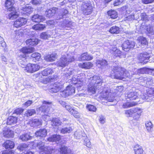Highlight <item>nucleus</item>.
Here are the masks:
<instances>
[{
    "label": "nucleus",
    "instance_id": "3",
    "mask_svg": "<svg viewBox=\"0 0 154 154\" xmlns=\"http://www.w3.org/2000/svg\"><path fill=\"white\" fill-rule=\"evenodd\" d=\"M15 3L14 0H6L5 3V7L10 11H12L8 15V17L10 20H13L17 18L18 13L15 11V8L13 6Z\"/></svg>",
    "mask_w": 154,
    "mask_h": 154
},
{
    "label": "nucleus",
    "instance_id": "16",
    "mask_svg": "<svg viewBox=\"0 0 154 154\" xmlns=\"http://www.w3.org/2000/svg\"><path fill=\"white\" fill-rule=\"evenodd\" d=\"M27 20L23 17L20 18L16 20L14 22V26L16 28L25 25Z\"/></svg>",
    "mask_w": 154,
    "mask_h": 154
},
{
    "label": "nucleus",
    "instance_id": "62",
    "mask_svg": "<svg viewBox=\"0 0 154 154\" xmlns=\"http://www.w3.org/2000/svg\"><path fill=\"white\" fill-rule=\"evenodd\" d=\"M0 45L3 48H5L6 46V44L4 41V38L0 36Z\"/></svg>",
    "mask_w": 154,
    "mask_h": 154
},
{
    "label": "nucleus",
    "instance_id": "1",
    "mask_svg": "<svg viewBox=\"0 0 154 154\" xmlns=\"http://www.w3.org/2000/svg\"><path fill=\"white\" fill-rule=\"evenodd\" d=\"M110 76L112 78L125 81L126 78L131 79L132 75L125 69L119 66H115L112 69Z\"/></svg>",
    "mask_w": 154,
    "mask_h": 154
},
{
    "label": "nucleus",
    "instance_id": "64",
    "mask_svg": "<svg viewBox=\"0 0 154 154\" xmlns=\"http://www.w3.org/2000/svg\"><path fill=\"white\" fill-rule=\"evenodd\" d=\"M125 113L128 117H130L133 113V108L125 110Z\"/></svg>",
    "mask_w": 154,
    "mask_h": 154
},
{
    "label": "nucleus",
    "instance_id": "7",
    "mask_svg": "<svg viewBox=\"0 0 154 154\" xmlns=\"http://www.w3.org/2000/svg\"><path fill=\"white\" fill-rule=\"evenodd\" d=\"M86 78L89 79V83L95 86H97L98 88H99V86L101 85L103 82L102 77L98 75H94L90 78H89L88 75Z\"/></svg>",
    "mask_w": 154,
    "mask_h": 154
},
{
    "label": "nucleus",
    "instance_id": "30",
    "mask_svg": "<svg viewBox=\"0 0 154 154\" xmlns=\"http://www.w3.org/2000/svg\"><path fill=\"white\" fill-rule=\"evenodd\" d=\"M93 64L91 62L82 63L79 64V67L85 69H89L93 66Z\"/></svg>",
    "mask_w": 154,
    "mask_h": 154
},
{
    "label": "nucleus",
    "instance_id": "14",
    "mask_svg": "<svg viewBox=\"0 0 154 154\" xmlns=\"http://www.w3.org/2000/svg\"><path fill=\"white\" fill-rule=\"evenodd\" d=\"M139 81L140 82H144V84H141L146 87L152 85L153 84V80L150 77H140L139 79Z\"/></svg>",
    "mask_w": 154,
    "mask_h": 154
},
{
    "label": "nucleus",
    "instance_id": "45",
    "mask_svg": "<svg viewBox=\"0 0 154 154\" xmlns=\"http://www.w3.org/2000/svg\"><path fill=\"white\" fill-rule=\"evenodd\" d=\"M97 65L98 67L105 66L107 65V61L105 60H97L96 62Z\"/></svg>",
    "mask_w": 154,
    "mask_h": 154
},
{
    "label": "nucleus",
    "instance_id": "38",
    "mask_svg": "<svg viewBox=\"0 0 154 154\" xmlns=\"http://www.w3.org/2000/svg\"><path fill=\"white\" fill-rule=\"evenodd\" d=\"M53 73V71L52 69L49 68L45 69L41 72V74L43 76H48V75L51 74Z\"/></svg>",
    "mask_w": 154,
    "mask_h": 154
},
{
    "label": "nucleus",
    "instance_id": "27",
    "mask_svg": "<svg viewBox=\"0 0 154 154\" xmlns=\"http://www.w3.org/2000/svg\"><path fill=\"white\" fill-rule=\"evenodd\" d=\"M57 8H53L51 9H48L45 12L46 17H51L53 16L56 12Z\"/></svg>",
    "mask_w": 154,
    "mask_h": 154
},
{
    "label": "nucleus",
    "instance_id": "56",
    "mask_svg": "<svg viewBox=\"0 0 154 154\" xmlns=\"http://www.w3.org/2000/svg\"><path fill=\"white\" fill-rule=\"evenodd\" d=\"M87 109L89 111L95 112L97 109V108L94 106L91 105H88L87 106Z\"/></svg>",
    "mask_w": 154,
    "mask_h": 154
},
{
    "label": "nucleus",
    "instance_id": "5",
    "mask_svg": "<svg viewBox=\"0 0 154 154\" xmlns=\"http://www.w3.org/2000/svg\"><path fill=\"white\" fill-rule=\"evenodd\" d=\"M81 13L83 14L88 15L90 14L93 11V7L90 3L87 2L82 3L80 8Z\"/></svg>",
    "mask_w": 154,
    "mask_h": 154
},
{
    "label": "nucleus",
    "instance_id": "63",
    "mask_svg": "<svg viewBox=\"0 0 154 154\" xmlns=\"http://www.w3.org/2000/svg\"><path fill=\"white\" fill-rule=\"evenodd\" d=\"M23 110L24 109L21 108H18L14 111L13 113H15L17 115H20L23 112Z\"/></svg>",
    "mask_w": 154,
    "mask_h": 154
},
{
    "label": "nucleus",
    "instance_id": "36",
    "mask_svg": "<svg viewBox=\"0 0 154 154\" xmlns=\"http://www.w3.org/2000/svg\"><path fill=\"white\" fill-rule=\"evenodd\" d=\"M106 95H103L102 97L104 98L106 100L110 102H112L114 100V98L112 96V94L110 93H109L108 91H106Z\"/></svg>",
    "mask_w": 154,
    "mask_h": 154
},
{
    "label": "nucleus",
    "instance_id": "32",
    "mask_svg": "<svg viewBox=\"0 0 154 154\" xmlns=\"http://www.w3.org/2000/svg\"><path fill=\"white\" fill-rule=\"evenodd\" d=\"M133 113H135L136 116H134L135 119H138L141 115L143 112V109L137 107L133 108Z\"/></svg>",
    "mask_w": 154,
    "mask_h": 154
},
{
    "label": "nucleus",
    "instance_id": "19",
    "mask_svg": "<svg viewBox=\"0 0 154 154\" xmlns=\"http://www.w3.org/2000/svg\"><path fill=\"white\" fill-rule=\"evenodd\" d=\"M93 57L89 54L87 52H85L82 54L79 57V60L89 61L92 60Z\"/></svg>",
    "mask_w": 154,
    "mask_h": 154
},
{
    "label": "nucleus",
    "instance_id": "10",
    "mask_svg": "<svg viewBox=\"0 0 154 154\" xmlns=\"http://www.w3.org/2000/svg\"><path fill=\"white\" fill-rule=\"evenodd\" d=\"M75 91L74 87L72 85H69L66 87L65 90L60 92V94L62 97H66L74 94Z\"/></svg>",
    "mask_w": 154,
    "mask_h": 154
},
{
    "label": "nucleus",
    "instance_id": "29",
    "mask_svg": "<svg viewBox=\"0 0 154 154\" xmlns=\"http://www.w3.org/2000/svg\"><path fill=\"white\" fill-rule=\"evenodd\" d=\"M42 124V120L38 119H34L30 122V124L31 127H37Z\"/></svg>",
    "mask_w": 154,
    "mask_h": 154
},
{
    "label": "nucleus",
    "instance_id": "15",
    "mask_svg": "<svg viewBox=\"0 0 154 154\" xmlns=\"http://www.w3.org/2000/svg\"><path fill=\"white\" fill-rule=\"evenodd\" d=\"M42 103V106L38 109H37V111H38V110H39L42 112L47 113L49 111L51 103L46 101H44Z\"/></svg>",
    "mask_w": 154,
    "mask_h": 154
},
{
    "label": "nucleus",
    "instance_id": "61",
    "mask_svg": "<svg viewBox=\"0 0 154 154\" xmlns=\"http://www.w3.org/2000/svg\"><path fill=\"white\" fill-rule=\"evenodd\" d=\"M68 13V11L65 9H62L61 10V15L60 16H61V17H60V18H64V16L66 14H67Z\"/></svg>",
    "mask_w": 154,
    "mask_h": 154
},
{
    "label": "nucleus",
    "instance_id": "9",
    "mask_svg": "<svg viewBox=\"0 0 154 154\" xmlns=\"http://www.w3.org/2000/svg\"><path fill=\"white\" fill-rule=\"evenodd\" d=\"M154 98V88H148L146 90V92L142 94L141 99L147 101H150L151 99L150 98Z\"/></svg>",
    "mask_w": 154,
    "mask_h": 154
},
{
    "label": "nucleus",
    "instance_id": "18",
    "mask_svg": "<svg viewBox=\"0 0 154 154\" xmlns=\"http://www.w3.org/2000/svg\"><path fill=\"white\" fill-rule=\"evenodd\" d=\"M145 24L144 23H142L140 29V32H144V29L146 28V31L148 34L153 35L154 34V31L152 27H151L150 25H148L146 26H145Z\"/></svg>",
    "mask_w": 154,
    "mask_h": 154
},
{
    "label": "nucleus",
    "instance_id": "25",
    "mask_svg": "<svg viewBox=\"0 0 154 154\" xmlns=\"http://www.w3.org/2000/svg\"><path fill=\"white\" fill-rule=\"evenodd\" d=\"M2 133L4 136L6 137H12L14 135L13 131L6 128H4Z\"/></svg>",
    "mask_w": 154,
    "mask_h": 154
},
{
    "label": "nucleus",
    "instance_id": "31",
    "mask_svg": "<svg viewBox=\"0 0 154 154\" xmlns=\"http://www.w3.org/2000/svg\"><path fill=\"white\" fill-rule=\"evenodd\" d=\"M38 39L33 38L27 39L26 41V43L27 45L32 46L37 45L38 44Z\"/></svg>",
    "mask_w": 154,
    "mask_h": 154
},
{
    "label": "nucleus",
    "instance_id": "2",
    "mask_svg": "<svg viewBox=\"0 0 154 154\" xmlns=\"http://www.w3.org/2000/svg\"><path fill=\"white\" fill-rule=\"evenodd\" d=\"M88 72H86L85 73H81L78 75H74L70 79L69 82H71L77 88L78 91H81L82 90V88L83 86V82L85 81L86 75L88 74Z\"/></svg>",
    "mask_w": 154,
    "mask_h": 154
},
{
    "label": "nucleus",
    "instance_id": "42",
    "mask_svg": "<svg viewBox=\"0 0 154 154\" xmlns=\"http://www.w3.org/2000/svg\"><path fill=\"white\" fill-rule=\"evenodd\" d=\"M85 135L84 133H83L80 130H78L75 132L74 134V137L76 139H79L82 137H84Z\"/></svg>",
    "mask_w": 154,
    "mask_h": 154
},
{
    "label": "nucleus",
    "instance_id": "51",
    "mask_svg": "<svg viewBox=\"0 0 154 154\" xmlns=\"http://www.w3.org/2000/svg\"><path fill=\"white\" fill-rule=\"evenodd\" d=\"M36 113L35 109H29L25 112V115L27 116H32Z\"/></svg>",
    "mask_w": 154,
    "mask_h": 154
},
{
    "label": "nucleus",
    "instance_id": "60",
    "mask_svg": "<svg viewBox=\"0 0 154 154\" xmlns=\"http://www.w3.org/2000/svg\"><path fill=\"white\" fill-rule=\"evenodd\" d=\"M37 147L40 149L43 150L44 149V150H45L46 148L44 147V143L42 142H40L39 143H37Z\"/></svg>",
    "mask_w": 154,
    "mask_h": 154
},
{
    "label": "nucleus",
    "instance_id": "59",
    "mask_svg": "<svg viewBox=\"0 0 154 154\" xmlns=\"http://www.w3.org/2000/svg\"><path fill=\"white\" fill-rule=\"evenodd\" d=\"M84 144L89 148L91 147V142L90 140L88 138L85 139L84 140Z\"/></svg>",
    "mask_w": 154,
    "mask_h": 154
},
{
    "label": "nucleus",
    "instance_id": "48",
    "mask_svg": "<svg viewBox=\"0 0 154 154\" xmlns=\"http://www.w3.org/2000/svg\"><path fill=\"white\" fill-rule=\"evenodd\" d=\"M137 104V103L133 102H126L124 103L122 106V107L124 108H127L129 107H131L134 106L136 105Z\"/></svg>",
    "mask_w": 154,
    "mask_h": 154
},
{
    "label": "nucleus",
    "instance_id": "28",
    "mask_svg": "<svg viewBox=\"0 0 154 154\" xmlns=\"http://www.w3.org/2000/svg\"><path fill=\"white\" fill-rule=\"evenodd\" d=\"M47 134V130L45 129H41L37 131L35 133L36 136L40 138L45 137Z\"/></svg>",
    "mask_w": 154,
    "mask_h": 154
},
{
    "label": "nucleus",
    "instance_id": "6",
    "mask_svg": "<svg viewBox=\"0 0 154 154\" xmlns=\"http://www.w3.org/2000/svg\"><path fill=\"white\" fill-rule=\"evenodd\" d=\"M35 51V48L33 47L27 48L26 47H23L20 50V52L18 53V56L20 58H23V60L20 59L19 62L20 63L21 60H25L26 56V54L31 53Z\"/></svg>",
    "mask_w": 154,
    "mask_h": 154
},
{
    "label": "nucleus",
    "instance_id": "37",
    "mask_svg": "<svg viewBox=\"0 0 154 154\" xmlns=\"http://www.w3.org/2000/svg\"><path fill=\"white\" fill-rule=\"evenodd\" d=\"M17 117L13 116L9 117L7 120V124L8 125H11L15 124L17 122Z\"/></svg>",
    "mask_w": 154,
    "mask_h": 154
},
{
    "label": "nucleus",
    "instance_id": "44",
    "mask_svg": "<svg viewBox=\"0 0 154 154\" xmlns=\"http://www.w3.org/2000/svg\"><path fill=\"white\" fill-rule=\"evenodd\" d=\"M145 72V69L144 68H141L139 69H134L133 73L130 71L131 75H132L135 74H144Z\"/></svg>",
    "mask_w": 154,
    "mask_h": 154
},
{
    "label": "nucleus",
    "instance_id": "39",
    "mask_svg": "<svg viewBox=\"0 0 154 154\" xmlns=\"http://www.w3.org/2000/svg\"><path fill=\"white\" fill-rule=\"evenodd\" d=\"M32 137L28 134H25L21 135L19 139L23 141H26L29 140H31Z\"/></svg>",
    "mask_w": 154,
    "mask_h": 154
},
{
    "label": "nucleus",
    "instance_id": "43",
    "mask_svg": "<svg viewBox=\"0 0 154 154\" xmlns=\"http://www.w3.org/2000/svg\"><path fill=\"white\" fill-rule=\"evenodd\" d=\"M52 125V126H58L61 125L62 122L57 118H53L51 120Z\"/></svg>",
    "mask_w": 154,
    "mask_h": 154
},
{
    "label": "nucleus",
    "instance_id": "55",
    "mask_svg": "<svg viewBox=\"0 0 154 154\" xmlns=\"http://www.w3.org/2000/svg\"><path fill=\"white\" fill-rule=\"evenodd\" d=\"M28 145L26 144L23 143L20 144L17 147V149L21 151L24 150L28 147Z\"/></svg>",
    "mask_w": 154,
    "mask_h": 154
},
{
    "label": "nucleus",
    "instance_id": "34",
    "mask_svg": "<svg viewBox=\"0 0 154 154\" xmlns=\"http://www.w3.org/2000/svg\"><path fill=\"white\" fill-rule=\"evenodd\" d=\"M14 143L13 141L9 140L6 141L3 144V147L6 149L9 148L13 149L14 147Z\"/></svg>",
    "mask_w": 154,
    "mask_h": 154
},
{
    "label": "nucleus",
    "instance_id": "12",
    "mask_svg": "<svg viewBox=\"0 0 154 154\" xmlns=\"http://www.w3.org/2000/svg\"><path fill=\"white\" fill-rule=\"evenodd\" d=\"M63 82H55L53 85V87L50 89V91L53 93H56L61 90L63 88Z\"/></svg>",
    "mask_w": 154,
    "mask_h": 154
},
{
    "label": "nucleus",
    "instance_id": "54",
    "mask_svg": "<svg viewBox=\"0 0 154 154\" xmlns=\"http://www.w3.org/2000/svg\"><path fill=\"white\" fill-rule=\"evenodd\" d=\"M62 25L63 27L65 26V28H71L72 26V23L71 21L68 20H65V21L63 23Z\"/></svg>",
    "mask_w": 154,
    "mask_h": 154
},
{
    "label": "nucleus",
    "instance_id": "26",
    "mask_svg": "<svg viewBox=\"0 0 154 154\" xmlns=\"http://www.w3.org/2000/svg\"><path fill=\"white\" fill-rule=\"evenodd\" d=\"M98 88L97 86H95L89 83L88 87V91L89 94L91 95L94 94L96 92V89Z\"/></svg>",
    "mask_w": 154,
    "mask_h": 154
},
{
    "label": "nucleus",
    "instance_id": "47",
    "mask_svg": "<svg viewBox=\"0 0 154 154\" xmlns=\"http://www.w3.org/2000/svg\"><path fill=\"white\" fill-rule=\"evenodd\" d=\"M107 13L108 16L110 17L112 19H115L118 17V14L115 11H109Z\"/></svg>",
    "mask_w": 154,
    "mask_h": 154
},
{
    "label": "nucleus",
    "instance_id": "11",
    "mask_svg": "<svg viewBox=\"0 0 154 154\" xmlns=\"http://www.w3.org/2000/svg\"><path fill=\"white\" fill-rule=\"evenodd\" d=\"M40 68V66L38 64L29 63L26 65L24 70L26 72L32 73L38 71Z\"/></svg>",
    "mask_w": 154,
    "mask_h": 154
},
{
    "label": "nucleus",
    "instance_id": "50",
    "mask_svg": "<svg viewBox=\"0 0 154 154\" xmlns=\"http://www.w3.org/2000/svg\"><path fill=\"white\" fill-rule=\"evenodd\" d=\"M72 131L71 127H69L63 128L60 131L61 133L63 134H66L67 133H70Z\"/></svg>",
    "mask_w": 154,
    "mask_h": 154
},
{
    "label": "nucleus",
    "instance_id": "20",
    "mask_svg": "<svg viewBox=\"0 0 154 154\" xmlns=\"http://www.w3.org/2000/svg\"><path fill=\"white\" fill-rule=\"evenodd\" d=\"M141 54L139 55L138 58L141 63H143V64L146 63L147 61L149 58V54Z\"/></svg>",
    "mask_w": 154,
    "mask_h": 154
},
{
    "label": "nucleus",
    "instance_id": "35",
    "mask_svg": "<svg viewBox=\"0 0 154 154\" xmlns=\"http://www.w3.org/2000/svg\"><path fill=\"white\" fill-rule=\"evenodd\" d=\"M61 138V136L59 135H54L49 137L47 140L50 142H57L60 141Z\"/></svg>",
    "mask_w": 154,
    "mask_h": 154
},
{
    "label": "nucleus",
    "instance_id": "58",
    "mask_svg": "<svg viewBox=\"0 0 154 154\" xmlns=\"http://www.w3.org/2000/svg\"><path fill=\"white\" fill-rule=\"evenodd\" d=\"M70 113L72 114L73 116L76 118H79L80 117V114L77 111L75 110H72Z\"/></svg>",
    "mask_w": 154,
    "mask_h": 154
},
{
    "label": "nucleus",
    "instance_id": "40",
    "mask_svg": "<svg viewBox=\"0 0 154 154\" xmlns=\"http://www.w3.org/2000/svg\"><path fill=\"white\" fill-rule=\"evenodd\" d=\"M71 150L64 146L62 147L60 149V154H71Z\"/></svg>",
    "mask_w": 154,
    "mask_h": 154
},
{
    "label": "nucleus",
    "instance_id": "49",
    "mask_svg": "<svg viewBox=\"0 0 154 154\" xmlns=\"http://www.w3.org/2000/svg\"><path fill=\"white\" fill-rule=\"evenodd\" d=\"M146 128L147 131L150 132L152 131V124L151 122L147 121L145 123Z\"/></svg>",
    "mask_w": 154,
    "mask_h": 154
},
{
    "label": "nucleus",
    "instance_id": "23",
    "mask_svg": "<svg viewBox=\"0 0 154 154\" xmlns=\"http://www.w3.org/2000/svg\"><path fill=\"white\" fill-rule=\"evenodd\" d=\"M57 58V54L55 53H53L51 54H48L45 57V60L47 61L53 62L55 61Z\"/></svg>",
    "mask_w": 154,
    "mask_h": 154
},
{
    "label": "nucleus",
    "instance_id": "13",
    "mask_svg": "<svg viewBox=\"0 0 154 154\" xmlns=\"http://www.w3.org/2000/svg\"><path fill=\"white\" fill-rule=\"evenodd\" d=\"M135 45V42L133 41H130L127 40L123 43L122 47L123 50L125 51H128L130 48H133Z\"/></svg>",
    "mask_w": 154,
    "mask_h": 154
},
{
    "label": "nucleus",
    "instance_id": "22",
    "mask_svg": "<svg viewBox=\"0 0 154 154\" xmlns=\"http://www.w3.org/2000/svg\"><path fill=\"white\" fill-rule=\"evenodd\" d=\"M32 20L33 22L39 23L44 21L45 20V18L42 15L36 14L32 17Z\"/></svg>",
    "mask_w": 154,
    "mask_h": 154
},
{
    "label": "nucleus",
    "instance_id": "41",
    "mask_svg": "<svg viewBox=\"0 0 154 154\" xmlns=\"http://www.w3.org/2000/svg\"><path fill=\"white\" fill-rule=\"evenodd\" d=\"M45 27V25L38 23L34 25L32 28L35 30L42 31L43 30Z\"/></svg>",
    "mask_w": 154,
    "mask_h": 154
},
{
    "label": "nucleus",
    "instance_id": "17",
    "mask_svg": "<svg viewBox=\"0 0 154 154\" xmlns=\"http://www.w3.org/2000/svg\"><path fill=\"white\" fill-rule=\"evenodd\" d=\"M110 52L115 57H119L120 58H122V57H125V53H122L121 51L116 47L112 48V49H111Z\"/></svg>",
    "mask_w": 154,
    "mask_h": 154
},
{
    "label": "nucleus",
    "instance_id": "46",
    "mask_svg": "<svg viewBox=\"0 0 154 154\" xmlns=\"http://www.w3.org/2000/svg\"><path fill=\"white\" fill-rule=\"evenodd\" d=\"M109 32L112 34H118L120 32L119 28L116 26H113L109 29Z\"/></svg>",
    "mask_w": 154,
    "mask_h": 154
},
{
    "label": "nucleus",
    "instance_id": "24",
    "mask_svg": "<svg viewBox=\"0 0 154 154\" xmlns=\"http://www.w3.org/2000/svg\"><path fill=\"white\" fill-rule=\"evenodd\" d=\"M75 71L72 69H68L65 70L63 73V78L66 81L70 77L71 75L74 74V72Z\"/></svg>",
    "mask_w": 154,
    "mask_h": 154
},
{
    "label": "nucleus",
    "instance_id": "21",
    "mask_svg": "<svg viewBox=\"0 0 154 154\" xmlns=\"http://www.w3.org/2000/svg\"><path fill=\"white\" fill-rule=\"evenodd\" d=\"M33 8L30 6H24L21 8V13L23 14L28 15L31 14Z\"/></svg>",
    "mask_w": 154,
    "mask_h": 154
},
{
    "label": "nucleus",
    "instance_id": "57",
    "mask_svg": "<svg viewBox=\"0 0 154 154\" xmlns=\"http://www.w3.org/2000/svg\"><path fill=\"white\" fill-rule=\"evenodd\" d=\"M50 35L47 34L46 32H44L42 33L40 35V38H41L46 39L49 38Z\"/></svg>",
    "mask_w": 154,
    "mask_h": 154
},
{
    "label": "nucleus",
    "instance_id": "53",
    "mask_svg": "<svg viewBox=\"0 0 154 154\" xmlns=\"http://www.w3.org/2000/svg\"><path fill=\"white\" fill-rule=\"evenodd\" d=\"M137 40L138 42L141 44L146 45L147 43L146 38L142 36L138 38Z\"/></svg>",
    "mask_w": 154,
    "mask_h": 154
},
{
    "label": "nucleus",
    "instance_id": "8",
    "mask_svg": "<svg viewBox=\"0 0 154 154\" xmlns=\"http://www.w3.org/2000/svg\"><path fill=\"white\" fill-rule=\"evenodd\" d=\"M142 93L140 91H133L130 90L125 95V97L131 100H136V99L141 98L142 95Z\"/></svg>",
    "mask_w": 154,
    "mask_h": 154
},
{
    "label": "nucleus",
    "instance_id": "33",
    "mask_svg": "<svg viewBox=\"0 0 154 154\" xmlns=\"http://www.w3.org/2000/svg\"><path fill=\"white\" fill-rule=\"evenodd\" d=\"M134 154H143V150L142 147L138 144L135 145L134 147Z\"/></svg>",
    "mask_w": 154,
    "mask_h": 154
},
{
    "label": "nucleus",
    "instance_id": "4",
    "mask_svg": "<svg viewBox=\"0 0 154 154\" xmlns=\"http://www.w3.org/2000/svg\"><path fill=\"white\" fill-rule=\"evenodd\" d=\"M72 55V53H70L62 55L60 60L57 63L58 66L64 67L67 66L69 63L74 61V58Z\"/></svg>",
    "mask_w": 154,
    "mask_h": 154
},
{
    "label": "nucleus",
    "instance_id": "52",
    "mask_svg": "<svg viewBox=\"0 0 154 154\" xmlns=\"http://www.w3.org/2000/svg\"><path fill=\"white\" fill-rule=\"evenodd\" d=\"M31 57L33 59V60H38L41 57L40 54L37 52H35L32 54L31 55Z\"/></svg>",
    "mask_w": 154,
    "mask_h": 154
}]
</instances>
